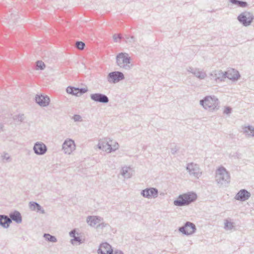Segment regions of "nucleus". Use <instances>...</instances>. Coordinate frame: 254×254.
<instances>
[{
	"instance_id": "33",
	"label": "nucleus",
	"mask_w": 254,
	"mask_h": 254,
	"mask_svg": "<svg viewBox=\"0 0 254 254\" xmlns=\"http://www.w3.org/2000/svg\"><path fill=\"white\" fill-rule=\"evenodd\" d=\"M85 47V44L82 41H77L76 42V47L79 50H83Z\"/></svg>"
},
{
	"instance_id": "34",
	"label": "nucleus",
	"mask_w": 254,
	"mask_h": 254,
	"mask_svg": "<svg viewBox=\"0 0 254 254\" xmlns=\"http://www.w3.org/2000/svg\"><path fill=\"white\" fill-rule=\"evenodd\" d=\"M76 90H78V93L79 94V96L82 95V94L85 93L88 91V88H78L76 87Z\"/></svg>"
},
{
	"instance_id": "3",
	"label": "nucleus",
	"mask_w": 254,
	"mask_h": 254,
	"mask_svg": "<svg viewBox=\"0 0 254 254\" xmlns=\"http://www.w3.org/2000/svg\"><path fill=\"white\" fill-rule=\"evenodd\" d=\"M216 181L220 187H227L230 183L229 172L223 166L220 167L216 171Z\"/></svg>"
},
{
	"instance_id": "30",
	"label": "nucleus",
	"mask_w": 254,
	"mask_h": 254,
	"mask_svg": "<svg viewBox=\"0 0 254 254\" xmlns=\"http://www.w3.org/2000/svg\"><path fill=\"white\" fill-rule=\"evenodd\" d=\"M119 145L117 142H114V144L110 143V149L109 150V153L115 151L119 148Z\"/></svg>"
},
{
	"instance_id": "5",
	"label": "nucleus",
	"mask_w": 254,
	"mask_h": 254,
	"mask_svg": "<svg viewBox=\"0 0 254 254\" xmlns=\"http://www.w3.org/2000/svg\"><path fill=\"white\" fill-rule=\"evenodd\" d=\"M254 19V15L250 12L245 11L241 13L237 17L239 22L244 26H249L252 23Z\"/></svg>"
},
{
	"instance_id": "46",
	"label": "nucleus",
	"mask_w": 254,
	"mask_h": 254,
	"mask_svg": "<svg viewBox=\"0 0 254 254\" xmlns=\"http://www.w3.org/2000/svg\"><path fill=\"white\" fill-rule=\"evenodd\" d=\"M177 150L176 149H174L173 148L172 149V153L173 154H175L177 152Z\"/></svg>"
},
{
	"instance_id": "6",
	"label": "nucleus",
	"mask_w": 254,
	"mask_h": 254,
	"mask_svg": "<svg viewBox=\"0 0 254 254\" xmlns=\"http://www.w3.org/2000/svg\"><path fill=\"white\" fill-rule=\"evenodd\" d=\"M125 79L124 73L119 71H112L107 75V79L110 83H116Z\"/></svg>"
},
{
	"instance_id": "47",
	"label": "nucleus",
	"mask_w": 254,
	"mask_h": 254,
	"mask_svg": "<svg viewBox=\"0 0 254 254\" xmlns=\"http://www.w3.org/2000/svg\"><path fill=\"white\" fill-rule=\"evenodd\" d=\"M74 92L76 93L77 95H75L76 96H79V94H78V90H74Z\"/></svg>"
},
{
	"instance_id": "4",
	"label": "nucleus",
	"mask_w": 254,
	"mask_h": 254,
	"mask_svg": "<svg viewBox=\"0 0 254 254\" xmlns=\"http://www.w3.org/2000/svg\"><path fill=\"white\" fill-rule=\"evenodd\" d=\"M131 60V58L126 53H120L116 56L117 64L126 70H129L133 66Z\"/></svg>"
},
{
	"instance_id": "19",
	"label": "nucleus",
	"mask_w": 254,
	"mask_h": 254,
	"mask_svg": "<svg viewBox=\"0 0 254 254\" xmlns=\"http://www.w3.org/2000/svg\"><path fill=\"white\" fill-rule=\"evenodd\" d=\"M11 223V219L6 215H0V226L4 228H7Z\"/></svg>"
},
{
	"instance_id": "35",
	"label": "nucleus",
	"mask_w": 254,
	"mask_h": 254,
	"mask_svg": "<svg viewBox=\"0 0 254 254\" xmlns=\"http://www.w3.org/2000/svg\"><path fill=\"white\" fill-rule=\"evenodd\" d=\"M135 41V38L133 36H127L126 38V42L127 43H134Z\"/></svg>"
},
{
	"instance_id": "7",
	"label": "nucleus",
	"mask_w": 254,
	"mask_h": 254,
	"mask_svg": "<svg viewBox=\"0 0 254 254\" xmlns=\"http://www.w3.org/2000/svg\"><path fill=\"white\" fill-rule=\"evenodd\" d=\"M196 230L194 224L187 221L182 227H179V231L185 235H190L193 234Z\"/></svg>"
},
{
	"instance_id": "9",
	"label": "nucleus",
	"mask_w": 254,
	"mask_h": 254,
	"mask_svg": "<svg viewBox=\"0 0 254 254\" xmlns=\"http://www.w3.org/2000/svg\"><path fill=\"white\" fill-rule=\"evenodd\" d=\"M91 99L96 103L107 104L109 102V99L107 95L100 93H96L90 94Z\"/></svg>"
},
{
	"instance_id": "32",
	"label": "nucleus",
	"mask_w": 254,
	"mask_h": 254,
	"mask_svg": "<svg viewBox=\"0 0 254 254\" xmlns=\"http://www.w3.org/2000/svg\"><path fill=\"white\" fill-rule=\"evenodd\" d=\"M97 252L98 254H113V250L106 251V253L104 250H103V249L100 246L97 251Z\"/></svg>"
},
{
	"instance_id": "37",
	"label": "nucleus",
	"mask_w": 254,
	"mask_h": 254,
	"mask_svg": "<svg viewBox=\"0 0 254 254\" xmlns=\"http://www.w3.org/2000/svg\"><path fill=\"white\" fill-rule=\"evenodd\" d=\"M108 226H109V224L108 223H106L104 222H102L101 223H100L97 225L96 228L103 229V228L106 227Z\"/></svg>"
},
{
	"instance_id": "20",
	"label": "nucleus",
	"mask_w": 254,
	"mask_h": 254,
	"mask_svg": "<svg viewBox=\"0 0 254 254\" xmlns=\"http://www.w3.org/2000/svg\"><path fill=\"white\" fill-rule=\"evenodd\" d=\"M9 219H11V221H13L16 223H20L22 222V216L20 213L16 210L11 212L9 214Z\"/></svg>"
},
{
	"instance_id": "44",
	"label": "nucleus",
	"mask_w": 254,
	"mask_h": 254,
	"mask_svg": "<svg viewBox=\"0 0 254 254\" xmlns=\"http://www.w3.org/2000/svg\"><path fill=\"white\" fill-rule=\"evenodd\" d=\"M18 119L19 121L22 122L24 120V115H19L18 117Z\"/></svg>"
},
{
	"instance_id": "42",
	"label": "nucleus",
	"mask_w": 254,
	"mask_h": 254,
	"mask_svg": "<svg viewBox=\"0 0 254 254\" xmlns=\"http://www.w3.org/2000/svg\"><path fill=\"white\" fill-rule=\"evenodd\" d=\"M73 241L78 242L79 244L82 243L81 239L79 237L76 236L74 239H71V242L72 243H73Z\"/></svg>"
},
{
	"instance_id": "23",
	"label": "nucleus",
	"mask_w": 254,
	"mask_h": 254,
	"mask_svg": "<svg viewBox=\"0 0 254 254\" xmlns=\"http://www.w3.org/2000/svg\"><path fill=\"white\" fill-rule=\"evenodd\" d=\"M121 174L125 178H130L132 176L131 168L127 166L123 167L122 169Z\"/></svg>"
},
{
	"instance_id": "25",
	"label": "nucleus",
	"mask_w": 254,
	"mask_h": 254,
	"mask_svg": "<svg viewBox=\"0 0 254 254\" xmlns=\"http://www.w3.org/2000/svg\"><path fill=\"white\" fill-rule=\"evenodd\" d=\"M229 1L232 4L237 5L239 7H246L248 6V3L246 1L239 0H229Z\"/></svg>"
},
{
	"instance_id": "16",
	"label": "nucleus",
	"mask_w": 254,
	"mask_h": 254,
	"mask_svg": "<svg viewBox=\"0 0 254 254\" xmlns=\"http://www.w3.org/2000/svg\"><path fill=\"white\" fill-rule=\"evenodd\" d=\"M103 220V218L99 216H88L86 219L87 223L91 227H95Z\"/></svg>"
},
{
	"instance_id": "27",
	"label": "nucleus",
	"mask_w": 254,
	"mask_h": 254,
	"mask_svg": "<svg viewBox=\"0 0 254 254\" xmlns=\"http://www.w3.org/2000/svg\"><path fill=\"white\" fill-rule=\"evenodd\" d=\"M100 246L106 253V251L113 250L112 246L107 242L103 243Z\"/></svg>"
},
{
	"instance_id": "1",
	"label": "nucleus",
	"mask_w": 254,
	"mask_h": 254,
	"mask_svg": "<svg viewBox=\"0 0 254 254\" xmlns=\"http://www.w3.org/2000/svg\"><path fill=\"white\" fill-rule=\"evenodd\" d=\"M203 108L210 112H214L219 110L220 102L215 96H206L199 101Z\"/></svg>"
},
{
	"instance_id": "41",
	"label": "nucleus",
	"mask_w": 254,
	"mask_h": 254,
	"mask_svg": "<svg viewBox=\"0 0 254 254\" xmlns=\"http://www.w3.org/2000/svg\"><path fill=\"white\" fill-rule=\"evenodd\" d=\"M197 68H193L192 66L188 67L187 70V71L193 74L194 72L196 70Z\"/></svg>"
},
{
	"instance_id": "48",
	"label": "nucleus",
	"mask_w": 254,
	"mask_h": 254,
	"mask_svg": "<svg viewBox=\"0 0 254 254\" xmlns=\"http://www.w3.org/2000/svg\"><path fill=\"white\" fill-rule=\"evenodd\" d=\"M3 128V125L0 124V130H2Z\"/></svg>"
},
{
	"instance_id": "45",
	"label": "nucleus",
	"mask_w": 254,
	"mask_h": 254,
	"mask_svg": "<svg viewBox=\"0 0 254 254\" xmlns=\"http://www.w3.org/2000/svg\"><path fill=\"white\" fill-rule=\"evenodd\" d=\"M113 254H124V253L122 251L116 250L115 252V254L113 253Z\"/></svg>"
},
{
	"instance_id": "8",
	"label": "nucleus",
	"mask_w": 254,
	"mask_h": 254,
	"mask_svg": "<svg viewBox=\"0 0 254 254\" xmlns=\"http://www.w3.org/2000/svg\"><path fill=\"white\" fill-rule=\"evenodd\" d=\"M186 169L190 176H193L196 178H199L201 175L198 165L194 163H188Z\"/></svg>"
},
{
	"instance_id": "18",
	"label": "nucleus",
	"mask_w": 254,
	"mask_h": 254,
	"mask_svg": "<svg viewBox=\"0 0 254 254\" xmlns=\"http://www.w3.org/2000/svg\"><path fill=\"white\" fill-rule=\"evenodd\" d=\"M110 142H112V141L111 140H108V139L100 141L98 144V148L103 151L109 152V150L110 149Z\"/></svg>"
},
{
	"instance_id": "14",
	"label": "nucleus",
	"mask_w": 254,
	"mask_h": 254,
	"mask_svg": "<svg viewBox=\"0 0 254 254\" xmlns=\"http://www.w3.org/2000/svg\"><path fill=\"white\" fill-rule=\"evenodd\" d=\"M251 193L246 189L240 190L236 194L235 199L240 201H245L251 197Z\"/></svg>"
},
{
	"instance_id": "17",
	"label": "nucleus",
	"mask_w": 254,
	"mask_h": 254,
	"mask_svg": "<svg viewBox=\"0 0 254 254\" xmlns=\"http://www.w3.org/2000/svg\"><path fill=\"white\" fill-rule=\"evenodd\" d=\"M224 74H227L226 78H228L233 81L237 80L240 77L239 72L234 69H232L231 71H225Z\"/></svg>"
},
{
	"instance_id": "40",
	"label": "nucleus",
	"mask_w": 254,
	"mask_h": 254,
	"mask_svg": "<svg viewBox=\"0 0 254 254\" xmlns=\"http://www.w3.org/2000/svg\"><path fill=\"white\" fill-rule=\"evenodd\" d=\"M73 120L75 122L81 121V117L79 115H74L72 117Z\"/></svg>"
},
{
	"instance_id": "2",
	"label": "nucleus",
	"mask_w": 254,
	"mask_h": 254,
	"mask_svg": "<svg viewBox=\"0 0 254 254\" xmlns=\"http://www.w3.org/2000/svg\"><path fill=\"white\" fill-rule=\"evenodd\" d=\"M197 199V195L194 192H189L178 196L177 199L174 201V204L177 206L188 205L195 201Z\"/></svg>"
},
{
	"instance_id": "43",
	"label": "nucleus",
	"mask_w": 254,
	"mask_h": 254,
	"mask_svg": "<svg viewBox=\"0 0 254 254\" xmlns=\"http://www.w3.org/2000/svg\"><path fill=\"white\" fill-rule=\"evenodd\" d=\"M75 235H76V232L74 230H72L69 232L70 236L71 237H72L73 239L76 237Z\"/></svg>"
},
{
	"instance_id": "10",
	"label": "nucleus",
	"mask_w": 254,
	"mask_h": 254,
	"mask_svg": "<svg viewBox=\"0 0 254 254\" xmlns=\"http://www.w3.org/2000/svg\"><path fill=\"white\" fill-rule=\"evenodd\" d=\"M141 194L145 198H155L158 196V190L155 188H148L141 191Z\"/></svg>"
},
{
	"instance_id": "26",
	"label": "nucleus",
	"mask_w": 254,
	"mask_h": 254,
	"mask_svg": "<svg viewBox=\"0 0 254 254\" xmlns=\"http://www.w3.org/2000/svg\"><path fill=\"white\" fill-rule=\"evenodd\" d=\"M44 238L45 240L48 242L53 243H56L57 242V239L55 236H52L49 234H44L43 235Z\"/></svg>"
},
{
	"instance_id": "11",
	"label": "nucleus",
	"mask_w": 254,
	"mask_h": 254,
	"mask_svg": "<svg viewBox=\"0 0 254 254\" xmlns=\"http://www.w3.org/2000/svg\"><path fill=\"white\" fill-rule=\"evenodd\" d=\"M226 75L227 74H224L222 70H215L210 74L211 79H213L216 82L224 81L226 79Z\"/></svg>"
},
{
	"instance_id": "28",
	"label": "nucleus",
	"mask_w": 254,
	"mask_h": 254,
	"mask_svg": "<svg viewBox=\"0 0 254 254\" xmlns=\"http://www.w3.org/2000/svg\"><path fill=\"white\" fill-rule=\"evenodd\" d=\"M234 227V223L229 222L228 220H226L224 223V228L226 230H231Z\"/></svg>"
},
{
	"instance_id": "21",
	"label": "nucleus",
	"mask_w": 254,
	"mask_h": 254,
	"mask_svg": "<svg viewBox=\"0 0 254 254\" xmlns=\"http://www.w3.org/2000/svg\"><path fill=\"white\" fill-rule=\"evenodd\" d=\"M29 206L30 209L33 211H36L41 214H45V211L43 208L37 202L31 201L29 202Z\"/></svg>"
},
{
	"instance_id": "31",
	"label": "nucleus",
	"mask_w": 254,
	"mask_h": 254,
	"mask_svg": "<svg viewBox=\"0 0 254 254\" xmlns=\"http://www.w3.org/2000/svg\"><path fill=\"white\" fill-rule=\"evenodd\" d=\"M37 69L43 70L45 68V64L42 61H38L36 62Z\"/></svg>"
},
{
	"instance_id": "22",
	"label": "nucleus",
	"mask_w": 254,
	"mask_h": 254,
	"mask_svg": "<svg viewBox=\"0 0 254 254\" xmlns=\"http://www.w3.org/2000/svg\"><path fill=\"white\" fill-rule=\"evenodd\" d=\"M243 132L247 137H254V127L251 126L243 127Z\"/></svg>"
},
{
	"instance_id": "39",
	"label": "nucleus",
	"mask_w": 254,
	"mask_h": 254,
	"mask_svg": "<svg viewBox=\"0 0 254 254\" xmlns=\"http://www.w3.org/2000/svg\"><path fill=\"white\" fill-rule=\"evenodd\" d=\"M232 112V108L230 107H226L223 113L226 115H229Z\"/></svg>"
},
{
	"instance_id": "29",
	"label": "nucleus",
	"mask_w": 254,
	"mask_h": 254,
	"mask_svg": "<svg viewBox=\"0 0 254 254\" xmlns=\"http://www.w3.org/2000/svg\"><path fill=\"white\" fill-rule=\"evenodd\" d=\"M74 90H76V87L71 86H68L66 89V91L67 93L72 95H77L76 93L74 92Z\"/></svg>"
},
{
	"instance_id": "15",
	"label": "nucleus",
	"mask_w": 254,
	"mask_h": 254,
	"mask_svg": "<svg viewBox=\"0 0 254 254\" xmlns=\"http://www.w3.org/2000/svg\"><path fill=\"white\" fill-rule=\"evenodd\" d=\"M35 102L41 107H47L50 102V99L47 95H37Z\"/></svg>"
},
{
	"instance_id": "13",
	"label": "nucleus",
	"mask_w": 254,
	"mask_h": 254,
	"mask_svg": "<svg viewBox=\"0 0 254 254\" xmlns=\"http://www.w3.org/2000/svg\"><path fill=\"white\" fill-rule=\"evenodd\" d=\"M75 145L73 140L69 139L63 144V150L65 154H70L75 149Z\"/></svg>"
},
{
	"instance_id": "36",
	"label": "nucleus",
	"mask_w": 254,
	"mask_h": 254,
	"mask_svg": "<svg viewBox=\"0 0 254 254\" xmlns=\"http://www.w3.org/2000/svg\"><path fill=\"white\" fill-rule=\"evenodd\" d=\"M113 38L114 42H117L118 39L121 40L123 38V37L121 34H115L113 36Z\"/></svg>"
},
{
	"instance_id": "12",
	"label": "nucleus",
	"mask_w": 254,
	"mask_h": 254,
	"mask_svg": "<svg viewBox=\"0 0 254 254\" xmlns=\"http://www.w3.org/2000/svg\"><path fill=\"white\" fill-rule=\"evenodd\" d=\"M33 150L36 154L42 155L47 152V147L44 143L42 142H37L34 144Z\"/></svg>"
},
{
	"instance_id": "38",
	"label": "nucleus",
	"mask_w": 254,
	"mask_h": 254,
	"mask_svg": "<svg viewBox=\"0 0 254 254\" xmlns=\"http://www.w3.org/2000/svg\"><path fill=\"white\" fill-rule=\"evenodd\" d=\"M3 160H6L7 162H10L11 161V158L8 155V153H5L3 155L1 156Z\"/></svg>"
},
{
	"instance_id": "24",
	"label": "nucleus",
	"mask_w": 254,
	"mask_h": 254,
	"mask_svg": "<svg viewBox=\"0 0 254 254\" xmlns=\"http://www.w3.org/2000/svg\"><path fill=\"white\" fill-rule=\"evenodd\" d=\"M193 74L199 79H204L206 76V73L202 71H200L198 68H196V70L194 72Z\"/></svg>"
}]
</instances>
